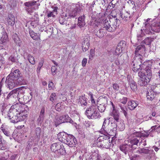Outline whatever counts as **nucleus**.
<instances>
[{"instance_id":"6e6d98bb","label":"nucleus","mask_w":160,"mask_h":160,"mask_svg":"<svg viewBox=\"0 0 160 160\" xmlns=\"http://www.w3.org/2000/svg\"><path fill=\"white\" fill-rule=\"evenodd\" d=\"M140 153H144L145 154H148L149 153V150L147 149L143 148L141 149L138 151Z\"/></svg>"},{"instance_id":"aec40b11","label":"nucleus","mask_w":160,"mask_h":160,"mask_svg":"<svg viewBox=\"0 0 160 160\" xmlns=\"http://www.w3.org/2000/svg\"><path fill=\"white\" fill-rule=\"evenodd\" d=\"M24 5L26 7V8H31L34 5H37L35 8V9H38V6L40 5L39 3V1H32L31 2H27L24 3Z\"/></svg>"},{"instance_id":"de8ad7c7","label":"nucleus","mask_w":160,"mask_h":160,"mask_svg":"<svg viewBox=\"0 0 160 160\" xmlns=\"http://www.w3.org/2000/svg\"><path fill=\"white\" fill-rule=\"evenodd\" d=\"M102 30L101 29L98 30L96 34V35L99 38H102L104 35V32H103Z\"/></svg>"},{"instance_id":"2f4dec72","label":"nucleus","mask_w":160,"mask_h":160,"mask_svg":"<svg viewBox=\"0 0 160 160\" xmlns=\"http://www.w3.org/2000/svg\"><path fill=\"white\" fill-rule=\"evenodd\" d=\"M155 38H151V37H148L146 38L142 42V43L145 44L147 45H150L154 39Z\"/></svg>"},{"instance_id":"f8f14e48","label":"nucleus","mask_w":160,"mask_h":160,"mask_svg":"<svg viewBox=\"0 0 160 160\" xmlns=\"http://www.w3.org/2000/svg\"><path fill=\"white\" fill-rule=\"evenodd\" d=\"M144 65H145L143 70H145L144 72L146 76V78L148 79V80L150 81L152 78V74L151 70L152 65L149 64V62H145Z\"/></svg>"},{"instance_id":"9b49d317","label":"nucleus","mask_w":160,"mask_h":160,"mask_svg":"<svg viewBox=\"0 0 160 160\" xmlns=\"http://www.w3.org/2000/svg\"><path fill=\"white\" fill-rule=\"evenodd\" d=\"M5 82L6 87L9 89H12L18 84L19 85L18 82L8 76L6 78Z\"/></svg>"},{"instance_id":"49530a36","label":"nucleus","mask_w":160,"mask_h":160,"mask_svg":"<svg viewBox=\"0 0 160 160\" xmlns=\"http://www.w3.org/2000/svg\"><path fill=\"white\" fill-rule=\"evenodd\" d=\"M144 34L143 32V30L141 29L139 33H138L137 35V37L138 41L142 40L143 39L142 37L144 36Z\"/></svg>"},{"instance_id":"0eeeda50","label":"nucleus","mask_w":160,"mask_h":160,"mask_svg":"<svg viewBox=\"0 0 160 160\" xmlns=\"http://www.w3.org/2000/svg\"><path fill=\"white\" fill-rule=\"evenodd\" d=\"M110 138L106 135L99 137L97 139V145L98 147L109 148L110 146Z\"/></svg>"},{"instance_id":"37998d69","label":"nucleus","mask_w":160,"mask_h":160,"mask_svg":"<svg viewBox=\"0 0 160 160\" xmlns=\"http://www.w3.org/2000/svg\"><path fill=\"white\" fill-rule=\"evenodd\" d=\"M113 115V117L114 121L116 122H119V113L116 111L112 112Z\"/></svg>"},{"instance_id":"a878e982","label":"nucleus","mask_w":160,"mask_h":160,"mask_svg":"<svg viewBox=\"0 0 160 160\" xmlns=\"http://www.w3.org/2000/svg\"><path fill=\"white\" fill-rule=\"evenodd\" d=\"M68 135L65 132H59L58 134V139L61 142L64 143Z\"/></svg>"},{"instance_id":"dca6fc26","label":"nucleus","mask_w":160,"mask_h":160,"mask_svg":"<svg viewBox=\"0 0 160 160\" xmlns=\"http://www.w3.org/2000/svg\"><path fill=\"white\" fill-rule=\"evenodd\" d=\"M110 125L109 119L105 118L101 129V131L104 134H108V127Z\"/></svg>"},{"instance_id":"4468645a","label":"nucleus","mask_w":160,"mask_h":160,"mask_svg":"<svg viewBox=\"0 0 160 160\" xmlns=\"http://www.w3.org/2000/svg\"><path fill=\"white\" fill-rule=\"evenodd\" d=\"M157 88L153 89L151 88L147 93V97L148 99L152 101L155 98L156 96L160 93V91H158Z\"/></svg>"},{"instance_id":"473e14b6","label":"nucleus","mask_w":160,"mask_h":160,"mask_svg":"<svg viewBox=\"0 0 160 160\" xmlns=\"http://www.w3.org/2000/svg\"><path fill=\"white\" fill-rule=\"evenodd\" d=\"M120 17L123 20L125 21H129L131 18L129 13L127 12L124 13H121Z\"/></svg>"},{"instance_id":"39448f33","label":"nucleus","mask_w":160,"mask_h":160,"mask_svg":"<svg viewBox=\"0 0 160 160\" xmlns=\"http://www.w3.org/2000/svg\"><path fill=\"white\" fill-rule=\"evenodd\" d=\"M8 76L17 81L19 83V85L24 84L25 82V80L22 76L21 73L18 69H15L12 68L10 73Z\"/></svg>"},{"instance_id":"e433bc0d","label":"nucleus","mask_w":160,"mask_h":160,"mask_svg":"<svg viewBox=\"0 0 160 160\" xmlns=\"http://www.w3.org/2000/svg\"><path fill=\"white\" fill-rule=\"evenodd\" d=\"M9 61H11L13 63H18V59L17 56H15L14 55H11L8 59Z\"/></svg>"},{"instance_id":"2eb2a0df","label":"nucleus","mask_w":160,"mask_h":160,"mask_svg":"<svg viewBox=\"0 0 160 160\" xmlns=\"http://www.w3.org/2000/svg\"><path fill=\"white\" fill-rule=\"evenodd\" d=\"M142 140L140 141L139 139L136 138L135 137H132L131 139L128 141V143L132 150L136 149L138 147V144L142 143Z\"/></svg>"},{"instance_id":"6e6552de","label":"nucleus","mask_w":160,"mask_h":160,"mask_svg":"<svg viewBox=\"0 0 160 160\" xmlns=\"http://www.w3.org/2000/svg\"><path fill=\"white\" fill-rule=\"evenodd\" d=\"M73 7L71 8L70 10H66L65 12L69 19L75 18L78 13L82 9V7L79 4H76Z\"/></svg>"},{"instance_id":"6ab92c4d","label":"nucleus","mask_w":160,"mask_h":160,"mask_svg":"<svg viewBox=\"0 0 160 160\" xmlns=\"http://www.w3.org/2000/svg\"><path fill=\"white\" fill-rule=\"evenodd\" d=\"M65 12H63L61 13L59 18V21L61 24H65L67 23L68 20H70L68 17Z\"/></svg>"},{"instance_id":"cd10ccee","label":"nucleus","mask_w":160,"mask_h":160,"mask_svg":"<svg viewBox=\"0 0 160 160\" xmlns=\"http://www.w3.org/2000/svg\"><path fill=\"white\" fill-rule=\"evenodd\" d=\"M58 8L57 7H54L53 11H47V16L48 18H49L51 17H55L56 15L58 14Z\"/></svg>"},{"instance_id":"052dcab7","label":"nucleus","mask_w":160,"mask_h":160,"mask_svg":"<svg viewBox=\"0 0 160 160\" xmlns=\"http://www.w3.org/2000/svg\"><path fill=\"white\" fill-rule=\"evenodd\" d=\"M112 88L115 91H118L119 89V85L117 83H114L112 85Z\"/></svg>"},{"instance_id":"3c124183","label":"nucleus","mask_w":160,"mask_h":160,"mask_svg":"<svg viewBox=\"0 0 160 160\" xmlns=\"http://www.w3.org/2000/svg\"><path fill=\"white\" fill-rule=\"evenodd\" d=\"M123 49L120 48L119 46H117L115 52V54L116 55H119L121 53Z\"/></svg>"},{"instance_id":"69168bd1","label":"nucleus","mask_w":160,"mask_h":160,"mask_svg":"<svg viewBox=\"0 0 160 160\" xmlns=\"http://www.w3.org/2000/svg\"><path fill=\"white\" fill-rule=\"evenodd\" d=\"M151 19L148 18L147 19L146 22H145L144 24L145 27L146 28V29L147 28H149L150 27V24L148 22Z\"/></svg>"},{"instance_id":"7ed1b4c3","label":"nucleus","mask_w":160,"mask_h":160,"mask_svg":"<svg viewBox=\"0 0 160 160\" xmlns=\"http://www.w3.org/2000/svg\"><path fill=\"white\" fill-rule=\"evenodd\" d=\"M85 114L90 119H96L99 118L100 116L96 105H91L88 108L85 112Z\"/></svg>"},{"instance_id":"9d476101","label":"nucleus","mask_w":160,"mask_h":160,"mask_svg":"<svg viewBox=\"0 0 160 160\" xmlns=\"http://www.w3.org/2000/svg\"><path fill=\"white\" fill-rule=\"evenodd\" d=\"M73 121L68 115H62L60 116L56 119L55 123L56 127L61 123L66 122L72 123Z\"/></svg>"},{"instance_id":"7c9ffc66","label":"nucleus","mask_w":160,"mask_h":160,"mask_svg":"<svg viewBox=\"0 0 160 160\" xmlns=\"http://www.w3.org/2000/svg\"><path fill=\"white\" fill-rule=\"evenodd\" d=\"M7 22L11 26H13L15 23V18L12 14H9L7 18Z\"/></svg>"},{"instance_id":"c756f323","label":"nucleus","mask_w":160,"mask_h":160,"mask_svg":"<svg viewBox=\"0 0 160 160\" xmlns=\"http://www.w3.org/2000/svg\"><path fill=\"white\" fill-rule=\"evenodd\" d=\"M138 104L137 102L134 101H131L128 103V108L130 110H132L134 109Z\"/></svg>"},{"instance_id":"680f3d73","label":"nucleus","mask_w":160,"mask_h":160,"mask_svg":"<svg viewBox=\"0 0 160 160\" xmlns=\"http://www.w3.org/2000/svg\"><path fill=\"white\" fill-rule=\"evenodd\" d=\"M128 3L132 7V8H134L135 7V5L134 2L132 0H129L128 2Z\"/></svg>"},{"instance_id":"a18cd8bd","label":"nucleus","mask_w":160,"mask_h":160,"mask_svg":"<svg viewBox=\"0 0 160 160\" xmlns=\"http://www.w3.org/2000/svg\"><path fill=\"white\" fill-rule=\"evenodd\" d=\"M1 129L2 131L4 134L7 136L10 137L11 136V133L8 131L6 128H4L2 127L1 128Z\"/></svg>"},{"instance_id":"58836bf2","label":"nucleus","mask_w":160,"mask_h":160,"mask_svg":"<svg viewBox=\"0 0 160 160\" xmlns=\"http://www.w3.org/2000/svg\"><path fill=\"white\" fill-rule=\"evenodd\" d=\"M59 147V143H55L52 144L50 148L51 151L56 153V151L57 150V148L59 147Z\"/></svg>"},{"instance_id":"603ef678","label":"nucleus","mask_w":160,"mask_h":160,"mask_svg":"<svg viewBox=\"0 0 160 160\" xmlns=\"http://www.w3.org/2000/svg\"><path fill=\"white\" fill-rule=\"evenodd\" d=\"M63 105L60 103H58L55 107L56 110L58 111H60L62 108Z\"/></svg>"},{"instance_id":"c85d7f7f","label":"nucleus","mask_w":160,"mask_h":160,"mask_svg":"<svg viewBox=\"0 0 160 160\" xmlns=\"http://www.w3.org/2000/svg\"><path fill=\"white\" fill-rule=\"evenodd\" d=\"M150 81L146 78H141V79H139L138 81V84L141 86H144L147 85Z\"/></svg>"},{"instance_id":"5fc2aeb1","label":"nucleus","mask_w":160,"mask_h":160,"mask_svg":"<svg viewBox=\"0 0 160 160\" xmlns=\"http://www.w3.org/2000/svg\"><path fill=\"white\" fill-rule=\"evenodd\" d=\"M56 98L57 96L56 93L53 92L51 94L49 100L53 102V101L56 99Z\"/></svg>"},{"instance_id":"4d7b16f0","label":"nucleus","mask_w":160,"mask_h":160,"mask_svg":"<svg viewBox=\"0 0 160 160\" xmlns=\"http://www.w3.org/2000/svg\"><path fill=\"white\" fill-rule=\"evenodd\" d=\"M96 1L100 7L104 6L105 5L106 2L104 0H96Z\"/></svg>"},{"instance_id":"bf43d9fd","label":"nucleus","mask_w":160,"mask_h":160,"mask_svg":"<svg viewBox=\"0 0 160 160\" xmlns=\"http://www.w3.org/2000/svg\"><path fill=\"white\" fill-rule=\"evenodd\" d=\"M6 148V147L4 146L2 142V137L0 135V149L2 150H5Z\"/></svg>"},{"instance_id":"1a4fd4ad","label":"nucleus","mask_w":160,"mask_h":160,"mask_svg":"<svg viewBox=\"0 0 160 160\" xmlns=\"http://www.w3.org/2000/svg\"><path fill=\"white\" fill-rule=\"evenodd\" d=\"M146 48L145 45L141 44H140L136 47L135 50L134 52L135 56V57H138L139 58H144L142 54H145L146 53Z\"/></svg>"},{"instance_id":"864d4df0","label":"nucleus","mask_w":160,"mask_h":160,"mask_svg":"<svg viewBox=\"0 0 160 160\" xmlns=\"http://www.w3.org/2000/svg\"><path fill=\"white\" fill-rule=\"evenodd\" d=\"M118 46H119L120 48L123 49L125 48L126 46V43L124 41H121L118 44Z\"/></svg>"},{"instance_id":"f03ea898","label":"nucleus","mask_w":160,"mask_h":160,"mask_svg":"<svg viewBox=\"0 0 160 160\" xmlns=\"http://www.w3.org/2000/svg\"><path fill=\"white\" fill-rule=\"evenodd\" d=\"M116 17L114 16L113 18H111L109 19V21L106 19L103 22V25L102 26V28H105L108 32H112L114 31L117 27L118 26V20L116 18Z\"/></svg>"},{"instance_id":"f257e3e1","label":"nucleus","mask_w":160,"mask_h":160,"mask_svg":"<svg viewBox=\"0 0 160 160\" xmlns=\"http://www.w3.org/2000/svg\"><path fill=\"white\" fill-rule=\"evenodd\" d=\"M20 105L17 104L12 105L10 108L8 113V116L10 122L13 123H16L20 121L22 119L20 117L18 116V112L21 111L19 110L18 107L20 108Z\"/></svg>"},{"instance_id":"c9c22d12","label":"nucleus","mask_w":160,"mask_h":160,"mask_svg":"<svg viewBox=\"0 0 160 160\" xmlns=\"http://www.w3.org/2000/svg\"><path fill=\"white\" fill-rule=\"evenodd\" d=\"M86 98H85L84 96H82L80 97L79 98V102L82 105H83L86 106L87 105V102H86Z\"/></svg>"},{"instance_id":"f704fd0d","label":"nucleus","mask_w":160,"mask_h":160,"mask_svg":"<svg viewBox=\"0 0 160 160\" xmlns=\"http://www.w3.org/2000/svg\"><path fill=\"white\" fill-rule=\"evenodd\" d=\"M132 137H135L136 138L138 139L140 141V138H142V133L140 132H136L132 133L131 135Z\"/></svg>"},{"instance_id":"79ce46f5","label":"nucleus","mask_w":160,"mask_h":160,"mask_svg":"<svg viewBox=\"0 0 160 160\" xmlns=\"http://www.w3.org/2000/svg\"><path fill=\"white\" fill-rule=\"evenodd\" d=\"M99 101L100 102V104L107 106L108 103V99L107 98L104 97L101 98L99 99Z\"/></svg>"},{"instance_id":"393cba45","label":"nucleus","mask_w":160,"mask_h":160,"mask_svg":"<svg viewBox=\"0 0 160 160\" xmlns=\"http://www.w3.org/2000/svg\"><path fill=\"white\" fill-rule=\"evenodd\" d=\"M110 125L108 127V132L110 133L111 132H113L114 133L116 132V131L117 130V124L116 123L115 121L113 122L110 123Z\"/></svg>"},{"instance_id":"338daca9","label":"nucleus","mask_w":160,"mask_h":160,"mask_svg":"<svg viewBox=\"0 0 160 160\" xmlns=\"http://www.w3.org/2000/svg\"><path fill=\"white\" fill-rule=\"evenodd\" d=\"M44 116L39 115L38 118V122L40 123H42L44 119Z\"/></svg>"},{"instance_id":"0e129e2a","label":"nucleus","mask_w":160,"mask_h":160,"mask_svg":"<svg viewBox=\"0 0 160 160\" xmlns=\"http://www.w3.org/2000/svg\"><path fill=\"white\" fill-rule=\"evenodd\" d=\"M26 10L27 12L29 13L30 14H31L33 12V10L32 9V8H26Z\"/></svg>"},{"instance_id":"13d9d810","label":"nucleus","mask_w":160,"mask_h":160,"mask_svg":"<svg viewBox=\"0 0 160 160\" xmlns=\"http://www.w3.org/2000/svg\"><path fill=\"white\" fill-rule=\"evenodd\" d=\"M138 71V76L140 78L139 79H140V78L141 79V78H146V76L144 72L143 73L142 72H141V71H140V70H139V71Z\"/></svg>"},{"instance_id":"ddd939ff","label":"nucleus","mask_w":160,"mask_h":160,"mask_svg":"<svg viewBox=\"0 0 160 160\" xmlns=\"http://www.w3.org/2000/svg\"><path fill=\"white\" fill-rule=\"evenodd\" d=\"M77 140L75 137L72 135L68 134L64 143L70 147H74L77 143Z\"/></svg>"},{"instance_id":"423d86ee","label":"nucleus","mask_w":160,"mask_h":160,"mask_svg":"<svg viewBox=\"0 0 160 160\" xmlns=\"http://www.w3.org/2000/svg\"><path fill=\"white\" fill-rule=\"evenodd\" d=\"M22 92V90L20 88H16L11 91L6 97L4 94V98L8 102H14L17 98L20 97V94Z\"/></svg>"},{"instance_id":"ea45409f","label":"nucleus","mask_w":160,"mask_h":160,"mask_svg":"<svg viewBox=\"0 0 160 160\" xmlns=\"http://www.w3.org/2000/svg\"><path fill=\"white\" fill-rule=\"evenodd\" d=\"M12 38L16 43L19 44L21 42L20 39L18 34L16 33L13 34L12 36Z\"/></svg>"},{"instance_id":"e2e57ef3","label":"nucleus","mask_w":160,"mask_h":160,"mask_svg":"<svg viewBox=\"0 0 160 160\" xmlns=\"http://www.w3.org/2000/svg\"><path fill=\"white\" fill-rule=\"evenodd\" d=\"M57 68L55 66H53L51 68V70L52 74L53 75H55L56 74Z\"/></svg>"},{"instance_id":"4be33fe9","label":"nucleus","mask_w":160,"mask_h":160,"mask_svg":"<svg viewBox=\"0 0 160 160\" xmlns=\"http://www.w3.org/2000/svg\"><path fill=\"white\" fill-rule=\"evenodd\" d=\"M152 31L156 32L160 31V21L159 22H154L150 26Z\"/></svg>"},{"instance_id":"20e7f679","label":"nucleus","mask_w":160,"mask_h":160,"mask_svg":"<svg viewBox=\"0 0 160 160\" xmlns=\"http://www.w3.org/2000/svg\"><path fill=\"white\" fill-rule=\"evenodd\" d=\"M139 58L138 57L135 56L134 57L135 58L134 61H132L131 63L132 70L134 72L139 70H142L143 69H144L145 66L144 64V62H144L142 63L144 61V58H142L141 59V58Z\"/></svg>"},{"instance_id":"a211bd4d","label":"nucleus","mask_w":160,"mask_h":160,"mask_svg":"<svg viewBox=\"0 0 160 160\" xmlns=\"http://www.w3.org/2000/svg\"><path fill=\"white\" fill-rule=\"evenodd\" d=\"M8 38L7 33L3 28H2L0 35V41L2 42V43L4 44V43L8 41Z\"/></svg>"},{"instance_id":"f3484780","label":"nucleus","mask_w":160,"mask_h":160,"mask_svg":"<svg viewBox=\"0 0 160 160\" xmlns=\"http://www.w3.org/2000/svg\"><path fill=\"white\" fill-rule=\"evenodd\" d=\"M119 149L126 155L132 150L128 143L121 145L119 147Z\"/></svg>"},{"instance_id":"774afa93","label":"nucleus","mask_w":160,"mask_h":160,"mask_svg":"<svg viewBox=\"0 0 160 160\" xmlns=\"http://www.w3.org/2000/svg\"><path fill=\"white\" fill-rule=\"evenodd\" d=\"M127 101V98L126 97H123L122 99L120 100L121 102L123 104H125Z\"/></svg>"},{"instance_id":"09e8293b","label":"nucleus","mask_w":160,"mask_h":160,"mask_svg":"<svg viewBox=\"0 0 160 160\" xmlns=\"http://www.w3.org/2000/svg\"><path fill=\"white\" fill-rule=\"evenodd\" d=\"M117 127L121 131H123L125 128L124 123L123 122H120L118 124H117Z\"/></svg>"},{"instance_id":"b1692460","label":"nucleus","mask_w":160,"mask_h":160,"mask_svg":"<svg viewBox=\"0 0 160 160\" xmlns=\"http://www.w3.org/2000/svg\"><path fill=\"white\" fill-rule=\"evenodd\" d=\"M57 148L56 153L58 155H64L66 153V150L62 144L59 143V147Z\"/></svg>"},{"instance_id":"a19ab883","label":"nucleus","mask_w":160,"mask_h":160,"mask_svg":"<svg viewBox=\"0 0 160 160\" xmlns=\"http://www.w3.org/2000/svg\"><path fill=\"white\" fill-rule=\"evenodd\" d=\"M28 59L31 64L34 65L35 64V60L34 57L30 54L28 55Z\"/></svg>"},{"instance_id":"412c9836","label":"nucleus","mask_w":160,"mask_h":160,"mask_svg":"<svg viewBox=\"0 0 160 160\" xmlns=\"http://www.w3.org/2000/svg\"><path fill=\"white\" fill-rule=\"evenodd\" d=\"M128 81L131 89L133 91H135L137 89L136 82L129 77H128Z\"/></svg>"},{"instance_id":"8fccbe9b","label":"nucleus","mask_w":160,"mask_h":160,"mask_svg":"<svg viewBox=\"0 0 160 160\" xmlns=\"http://www.w3.org/2000/svg\"><path fill=\"white\" fill-rule=\"evenodd\" d=\"M107 106L100 104L98 106V110L101 112H104L106 109V108Z\"/></svg>"},{"instance_id":"5701e85b","label":"nucleus","mask_w":160,"mask_h":160,"mask_svg":"<svg viewBox=\"0 0 160 160\" xmlns=\"http://www.w3.org/2000/svg\"><path fill=\"white\" fill-rule=\"evenodd\" d=\"M89 40L88 38L84 39V41L82 42V48L83 51L86 52L88 50L89 47Z\"/></svg>"},{"instance_id":"c03bdc74","label":"nucleus","mask_w":160,"mask_h":160,"mask_svg":"<svg viewBox=\"0 0 160 160\" xmlns=\"http://www.w3.org/2000/svg\"><path fill=\"white\" fill-rule=\"evenodd\" d=\"M30 35L31 38L34 40H37L38 38V36L37 34L33 32L32 31L30 30L29 31Z\"/></svg>"},{"instance_id":"4c0bfd02","label":"nucleus","mask_w":160,"mask_h":160,"mask_svg":"<svg viewBox=\"0 0 160 160\" xmlns=\"http://www.w3.org/2000/svg\"><path fill=\"white\" fill-rule=\"evenodd\" d=\"M41 133V128L38 127L35 130V137L38 140H39L40 138Z\"/></svg>"},{"instance_id":"bb28decb","label":"nucleus","mask_w":160,"mask_h":160,"mask_svg":"<svg viewBox=\"0 0 160 160\" xmlns=\"http://www.w3.org/2000/svg\"><path fill=\"white\" fill-rule=\"evenodd\" d=\"M85 17L84 15L79 17L78 19V23L77 24L78 26L80 28L84 27L85 24L86 23L85 21Z\"/></svg>"},{"instance_id":"72a5a7b5","label":"nucleus","mask_w":160,"mask_h":160,"mask_svg":"<svg viewBox=\"0 0 160 160\" xmlns=\"http://www.w3.org/2000/svg\"><path fill=\"white\" fill-rule=\"evenodd\" d=\"M119 106L122 110L121 112L123 113L126 118H127L128 116L127 112L128 109L125 106L122 105L120 104H119Z\"/></svg>"}]
</instances>
